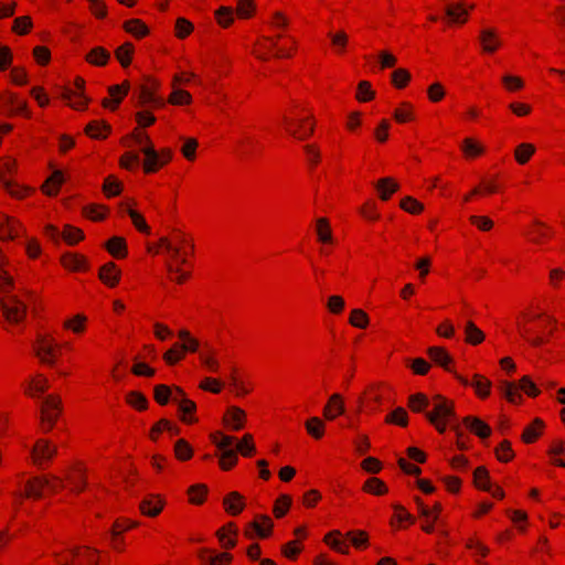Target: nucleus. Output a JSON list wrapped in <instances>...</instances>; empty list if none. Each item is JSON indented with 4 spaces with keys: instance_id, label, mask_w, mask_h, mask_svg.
Masks as SVG:
<instances>
[{
    "instance_id": "obj_17",
    "label": "nucleus",
    "mask_w": 565,
    "mask_h": 565,
    "mask_svg": "<svg viewBox=\"0 0 565 565\" xmlns=\"http://www.w3.org/2000/svg\"><path fill=\"white\" fill-rule=\"evenodd\" d=\"M223 504L225 507V510L232 514L237 515L239 514L244 509V501L243 497L238 492H231L228 493L224 500Z\"/></svg>"
},
{
    "instance_id": "obj_45",
    "label": "nucleus",
    "mask_w": 565,
    "mask_h": 565,
    "mask_svg": "<svg viewBox=\"0 0 565 565\" xmlns=\"http://www.w3.org/2000/svg\"><path fill=\"white\" fill-rule=\"evenodd\" d=\"M174 452L179 460H188L192 457V448L184 439H179L174 445Z\"/></svg>"
},
{
    "instance_id": "obj_3",
    "label": "nucleus",
    "mask_w": 565,
    "mask_h": 565,
    "mask_svg": "<svg viewBox=\"0 0 565 565\" xmlns=\"http://www.w3.org/2000/svg\"><path fill=\"white\" fill-rule=\"evenodd\" d=\"M211 439L213 444L221 450L220 466L223 470L231 469L238 460L236 448H233L235 438L232 436L221 435L218 433L212 434Z\"/></svg>"
},
{
    "instance_id": "obj_62",
    "label": "nucleus",
    "mask_w": 565,
    "mask_h": 565,
    "mask_svg": "<svg viewBox=\"0 0 565 565\" xmlns=\"http://www.w3.org/2000/svg\"><path fill=\"white\" fill-rule=\"evenodd\" d=\"M374 96V92L371 88V84L366 81H362L358 85V94L356 98L361 102H366L372 99Z\"/></svg>"
},
{
    "instance_id": "obj_51",
    "label": "nucleus",
    "mask_w": 565,
    "mask_h": 565,
    "mask_svg": "<svg viewBox=\"0 0 565 565\" xmlns=\"http://www.w3.org/2000/svg\"><path fill=\"white\" fill-rule=\"evenodd\" d=\"M508 515L520 531H525L527 523V514L521 510H509Z\"/></svg>"
},
{
    "instance_id": "obj_47",
    "label": "nucleus",
    "mask_w": 565,
    "mask_h": 565,
    "mask_svg": "<svg viewBox=\"0 0 565 565\" xmlns=\"http://www.w3.org/2000/svg\"><path fill=\"white\" fill-rule=\"evenodd\" d=\"M237 451H239L244 457H250L254 454L255 446L250 434L244 435L242 441L236 445V452Z\"/></svg>"
},
{
    "instance_id": "obj_63",
    "label": "nucleus",
    "mask_w": 565,
    "mask_h": 565,
    "mask_svg": "<svg viewBox=\"0 0 565 565\" xmlns=\"http://www.w3.org/2000/svg\"><path fill=\"white\" fill-rule=\"evenodd\" d=\"M206 487L203 484L192 486L189 490L190 501L194 504H201L206 493Z\"/></svg>"
},
{
    "instance_id": "obj_25",
    "label": "nucleus",
    "mask_w": 565,
    "mask_h": 565,
    "mask_svg": "<svg viewBox=\"0 0 565 565\" xmlns=\"http://www.w3.org/2000/svg\"><path fill=\"white\" fill-rule=\"evenodd\" d=\"M429 358L445 370L450 371L448 364L451 362V356L440 347H431L428 349Z\"/></svg>"
},
{
    "instance_id": "obj_8",
    "label": "nucleus",
    "mask_w": 565,
    "mask_h": 565,
    "mask_svg": "<svg viewBox=\"0 0 565 565\" xmlns=\"http://www.w3.org/2000/svg\"><path fill=\"white\" fill-rule=\"evenodd\" d=\"M0 111L7 115L23 114L25 103L12 94L0 95Z\"/></svg>"
},
{
    "instance_id": "obj_13",
    "label": "nucleus",
    "mask_w": 565,
    "mask_h": 565,
    "mask_svg": "<svg viewBox=\"0 0 565 565\" xmlns=\"http://www.w3.org/2000/svg\"><path fill=\"white\" fill-rule=\"evenodd\" d=\"M40 347L36 350V355L41 359L43 363L49 365L54 364V341L51 339H46L45 337L39 338Z\"/></svg>"
},
{
    "instance_id": "obj_22",
    "label": "nucleus",
    "mask_w": 565,
    "mask_h": 565,
    "mask_svg": "<svg viewBox=\"0 0 565 565\" xmlns=\"http://www.w3.org/2000/svg\"><path fill=\"white\" fill-rule=\"evenodd\" d=\"M46 483H49V480L47 479H43V477H36V478H33V479H30L26 482L24 495L26 498H34V499L41 498L42 497V491L45 488L44 486Z\"/></svg>"
},
{
    "instance_id": "obj_55",
    "label": "nucleus",
    "mask_w": 565,
    "mask_h": 565,
    "mask_svg": "<svg viewBox=\"0 0 565 565\" xmlns=\"http://www.w3.org/2000/svg\"><path fill=\"white\" fill-rule=\"evenodd\" d=\"M291 505V498L287 494H281L275 504L274 513L276 518H281L286 514L289 507Z\"/></svg>"
},
{
    "instance_id": "obj_34",
    "label": "nucleus",
    "mask_w": 565,
    "mask_h": 565,
    "mask_svg": "<svg viewBox=\"0 0 565 565\" xmlns=\"http://www.w3.org/2000/svg\"><path fill=\"white\" fill-rule=\"evenodd\" d=\"M553 234V231L547 225L532 220V239L535 238L539 243H543L548 239Z\"/></svg>"
},
{
    "instance_id": "obj_58",
    "label": "nucleus",
    "mask_w": 565,
    "mask_h": 565,
    "mask_svg": "<svg viewBox=\"0 0 565 565\" xmlns=\"http://www.w3.org/2000/svg\"><path fill=\"white\" fill-rule=\"evenodd\" d=\"M350 323L356 328H365L369 323L366 313L361 309H354L350 317Z\"/></svg>"
},
{
    "instance_id": "obj_16",
    "label": "nucleus",
    "mask_w": 565,
    "mask_h": 565,
    "mask_svg": "<svg viewBox=\"0 0 565 565\" xmlns=\"http://www.w3.org/2000/svg\"><path fill=\"white\" fill-rule=\"evenodd\" d=\"M374 185L383 201H387L399 188L392 178H382Z\"/></svg>"
},
{
    "instance_id": "obj_26",
    "label": "nucleus",
    "mask_w": 565,
    "mask_h": 565,
    "mask_svg": "<svg viewBox=\"0 0 565 565\" xmlns=\"http://www.w3.org/2000/svg\"><path fill=\"white\" fill-rule=\"evenodd\" d=\"M445 13L447 18L452 23H463L466 22V17L468 14V9H466L462 4L457 3L452 6H448L445 8Z\"/></svg>"
},
{
    "instance_id": "obj_54",
    "label": "nucleus",
    "mask_w": 565,
    "mask_h": 565,
    "mask_svg": "<svg viewBox=\"0 0 565 565\" xmlns=\"http://www.w3.org/2000/svg\"><path fill=\"white\" fill-rule=\"evenodd\" d=\"M461 149L462 151L465 152V154L469 156V157H473V156H479L483 152V148L482 146H480L479 143H477L473 139L471 138H466L463 141H462V146H461Z\"/></svg>"
},
{
    "instance_id": "obj_5",
    "label": "nucleus",
    "mask_w": 565,
    "mask_h": 565,
    "mask_svg": "<svg viewBox=\"0 0 565 565\" xmlns=\"http://www.w3.org/2000/svg\"><path fill=\"white\" fill-rule=\"evenodd\" d=\"M500 390L510 403H519L522 399V392L530 395V376L524 375L520 384L502 381L500 383Z\"/></svg>"
},
{
    "instance_id": "obj_28",
    "label": "nucleus",
    "mask_w": 565,
    "mask_h": 565,
    "mask_svg": "<svg viewBox=\"0 0 565 565\" xmlns=\"http://www.w3.org/2000/svg\"><path fill=\"white\" fill-rule=\"evenodd\" d=\"M463 331L466 341L472 345L479 344L484 340L483 332L472 321L466 322Z\"/></svg>"
},
{
    "instance_id": "obj_12",
    "label": "nucleus",
    "mask_w": 565,
    "mask_h": 565,
    "mask_svg": "<svg viewBox=\"0 0 565 565\" xmlns=\"http://www.w3.org/2000/svg\"><path fill=\"white\" fill-rule=\"evenodd\" d=\"M465 426L480 438H487L491 434V428L481 419L467 416L463 418Z\"/></svg>"
},
{
    "instance_id": "obj_23",
    "label": "nucleus",
    "mask_w": 565,
    "mask_h": 565,
    "mask_svg": "<svg viewBox=\"0 0 565 565\" xmlns=\"http://www.w3.org/2000/svg\"><path fill=\"white\" fill-rule=\"evenodd\" d=\"M66 479L74 492H81L86 486L85 470L83 468H74L72 472L67 473Z\"/></svg>"
},
{
    "instance_id": "obj_11",
    "label": "nucleus",
    "mask_w": 565,
    "mask_h": 565,
    "mask_svg": "<svg viewBox=\"0 0 565 565\" xmlns=\"http://www.w3.org/2000/svg\"><path fill=\"white\" fill-rule=\"evenodd\" d=\"M344 403L342 396L338 393L332 394L328 404L323 408V416L328 420H333L337 416L344 413Z\"/></svg>"
},
{
    "instance_id": "obj_50",
    "label": "nucleus",
    "mask_w": 565,
    "mask_h": 565,
    "mask_svg": "<svg viewBox=\"0 0 565 565\" xmlns=\"http://www.w3.org/2000/svg\"><path fill=\"white\" fill-rule=\"evenodd\" d=\"M172 396V388L168 385L159 384L154 386V399L161 404L166 405Z\"/></svg>"
},
{
    "instance_id": "obj_33",
    "label": "nucleus",
    "mask_w": 565,
    "mask_h": 565,
    "mask_svg": "<svg viewBox=\"0 0 565 565\" xmlns=\"http://www.w3.org/2000/svg\"><path fill=\"white\" fill-rule=\"evenodd\" d=\"M140 510L145 515L156 516L161 512L162 503L154 497H149L141 501Z\"/></svg>"
},
{
    "instance_id": "obj_38",
    "label": "nucleus",
    "mask_w": 565,
    "mask_h": 565,
    "mask_svg": "<svg viewBox=\"0 0 565 565\" xmlns=\"http://www.w3.org/2000/svg\"><path fill=\"white\" fill-rule=\"evenodd\" d=\"M306 429L313 438L319 439L324 433V423L319 417H311L306 422Z\"/></svg>"
},
{
    "instance_id": "obj_31",
    "label": "nucleus",
    "mask_w": 565,
    "mask_h": 565,
    "mask_svg": "<svg viewBox=\"0 0 565 565\" xmlns=\"http://www.w3.org/2000/svg\"><path fill=\"white\" fill-rule=\"evenodd\" d=\"M63 182L64 177L62 171L55 170L46 180L45 184L43 185V190L47 195H55Z\"/></svg>"
},
{
    "instance_id": "obj_6",
    "label": "nucleus",
    "mask_w": 565,
    "mask_h": 565,
    "mask_svg": "<svg viewBox=\"0 0 565 565\" xmlns=\"http://www.w3.org/2000/svg\"><path fill=\"white\" fill-rule=\"evenodd\" d=\"M138 145H142V153L146 157L143 168L147 173L154 172L157 170V163L159 162V152L154 150L149 137L145 134H136L134 136Z\"/></svg>"
},
{
    "instance_id": "obj_41",
    "label": "nucleus",
    "mask_w": 565,
    "mask_h": 565,
    "mask_svg": "<svg viewBox=\"0 0 565 565\" xmlns=\"http://www.w3.org/2000/svg\"><path fill=\"white\" fill-rule=\"evenodd\" d=\"M132 53L134 45L127 42L116 50L115 55L120 62L121 66L127 67L130 64Z\"/></svg>"
},
{
    "instance_id": "obj_57",
    "label": "nucleus",
    "mask_w": 565,
    "mask_h": 565,
    "mask_svg": "<svg viewBox=\"0 0 565 565\" xmlns=\"http://www.w3.org/2000/svg\"><path fill=\"white\" fill-rule=\"evenodd\" d=\"M401 207L412 214H417L424 210L423 204L412 196L404 198L401 201Z\"/></svg>"
},
{
    "instance_id": "obj_39",
    "label": "nucleus",
    "mask_w": 565,
    "mask_h": 565,
    "mask_svg": "<svg viewBox=\"0 0 565 565\" xmlns=\"http://www.w3.org/2000/svg\"><path fill=\"white\" fill-rule=\"evenodd\" d=\"M125 30L137 38H142L149 32L147 25L138 19L127 21Z\"/></svg>"
},
{
    "instance_id": "obj_53",
    "label": "nucleus",
    "mask_w": 565,
    "mask_h": 565,
    "mask_svg": "<svg viewBox=\"0 0 565 565\" xmlns=\"http://www.w3.org/2000/svg\"><path fill=\"white\" fill-rule=\"evenodd\" d=\"M139 104L161 105V100L154 95L153 90L150 87L143 85L140 88Z\"/></svg>"
},
{
    "instance_id": "obj_61",
    "label": "nucleus",
    "mask_w": 565,
    "mask_h": 565,
    "mask_svg": "<svg viewBox=\"0 0 565 565\" xmlns=\"http://www.w3.org/2000/svg\"><path fill=\"white\" fill-rule=\"evenodd\" d=\"M193 30V24L184 19V18H179L177 20V23H175V32H177V36L180 38V39H183L185 38L186 35H189Z\"/></svg>"
},
{
    "instance_id": "obj_37",
    "label": "nucleus",
    "mask_w": 565,
    "mask_h": 565,
    "mask_svg": "<svg viewBox=\"0 0 565 565\" xmlns=\"http://www.w3.org/2000/svg\"><path fill=\"white\" fill-rule=\"evenodd\" d=\"M552 22L559 29H565V2H558L548 10Z\"/></svg>"
},
{
    "instance_id": "obj_14",
    "label": "nucleus",
    "mask_w": 565,
    "mask_h": 565,
    "mask_svg": "<svg viewBox=\"0 0 565 565\" xmlns=\"http://www.w3.org/2000/svg\"><path fill=\"white\" fill-rule=\"evenodd\" d=\"M159 246L163 247L164 250L169 253L172 258L179 260L180 264H185V257L193 250L189 247L182 252L180 246H175L167 237H161L159 239Z\"/></svg>"
},
{
    "instance_id": "obj_44",
    "label": "nucleus",
    "mask_w": 565,
    "mask_h": 565,
    "mask_svg": "<svg viewBox=\"0 0 565 565\" xmlns=\"http://www.w3.org/2000/svg\"><path fill=\"white\" fill-rule=\"evenodd\" d=\"M129 87H130L129 83L124 82L122 85H113L108 88L109 95L115 98V100H114L115 105H114L113 109H115L121 102L122 97L125 95H127Z\"/></svg>"
},
{
    "instance_id": "obj_32",
    "label": "nucleus",
    "mask_w": 565,
    "mask_h": 565,
    "mask_svg": "<svg viewBox=\"0 0 565 565\" xmlns=\"http://www.w3.org/2000/svg\"><path fill=\"white\" fill-rule=\"evenodd\" d=\"M14 168V163L10 160L0 162V181L3 183L7 191L13 195L18 196V192L12 189V182L7 179V174L12 173Z\"/></svg>"
},
{
    "instance_id": "obj_21",
    "label": "nucleus",
    "mask_w": 565,
    "mask_h": 565,
    "mask_svg": "<svg viewBox=\"0 0 565 565\" xmlns=\"http://www.w3.org/2000/svg\"><path fill=\"white\" fill-rule=\"evenodd\" d=\"M106 249L116 258H122L126 256L127 246L126 241L122 237L114 236L109 238L105 244Z\"/></svg>"
},
{
    "instance_id": "obj_15",
    "label": "nucleus",
    "mask_w": 565,
    "mask_h": 565,
    "mask_svg": "<svg viewBox=\"0 0 565 565\" xmlns=\"http://www.w3.org/2000/svg\"><path fill=\"white\" fill-rule=\"evenodd\" d=\"M459 381L463 384V385H471L475 387L477 394L480 396V397H486L489 395V392H490V387H491V382L478 374H476L473 376V382H469L467 379L465 377H461L459 375H456Z\"/></svg>"
},
{
    "instance_id": "obj_2",
    "label": "nucleus",
    "mask_w": 565,
    "mask_h": 565,
    "mask_svg": "<svg viewBox=\"0 0 565 565\" xmlns=\"http://www.w3.org/2000/svg\"><path fill=\"white\" fill-rule=\"evenodd\" d=\"M433 411L427 412L426 418L435 425L439 433H445L446 422H450L452 430L457 436V445L460 449H466V445L461 441L462 431L457 423L454 405L444 397L436 395L431 402Z\"/></svg>"
},
{
    "instance_id": "obj_20",
    "label": "nucleus",
    "mask_w": 565,
    "mask_h": 565,
    "mask_svg": "<svg viewBox=\"0 0 565 565\" xmlns=\"http://www.w3.org/2000/svg\"><path fill=\"white\" fill-rule=\"evenodd\" d=\"M84 85H85V82L82 79V78H76L75 81V86H76V90H73V89H65L62 97L65 99V100H71L74 96H78L81 97L83 100L79 102V103H70V105L75 108V109H79L82 106H84L86 103H87V99L84 97L83 95V89H84Z\"/></svg>"
},
{
    "instance_id": "obj_48",
    "label": "nucleus",
    "mask_w": 565,
    "mask_h": 565,
    "mask_svg": "<svg viewBox=\"0 0 565 565\" xmlns=\"http://www.w3.org/2000/svg\"><path fill=\"white\" fill-rule=\"evenodd\" d=\"M407 418L408 416L406 411L402 407H398L386 416L385 422L404 427L407 425Z\"/></svg>"
},
{
    "instance_id": "obj_64",
    "label": "nucleus",
    "mask_w": 565,
    "mask_h": 565,
    "mask_svg": "<svg viewBox=\"0 0 565 565\" xmlns=\"http://www.w3.org/2000/svg\"><path fill=\"white\" fill-rule=\"evenodd\" d=\"M217 21L223 26H228L233 22V9L228 7H221L216 11Z\"/></svg>"
},
{
    "instance_id": "obj_30",
    "label": "nucleus",
    "mask_w": 565,
    "mask_h": 565,
    "mask_svg": "<svg viewBox=\"0 0 565 565\" xmlns=\"http://www.w3.org/2000/svg\"><path fill=\"white\" fill-rule=\"evenodd\" d=\"M109 58V52L102 46L94 47L86 56V60L96 66L106 65Z\"/></svg>"
},
{
    "instance_id": "obj_46",
    "label": "nucleus",
    "mask_w": 565,
    "mask_h": 565,
    "mask_svg": "<svg viewBox=\"0 0 565 565\" xmlns=\"http://www.w3.org/2000/svg\"><path fill=\"white\" fill-rule=\"evenodd\" d=\"M363 489L376 495L383 494L387 491L385 483L377 478L367 479Z\"/></svg>"
},
{
    "instance_id": "obj_10",
    "label": "nucleus",
    "mask_w": 565,
    "mask_h": 565,
    "mask_svg": "<svg viewBox=\"0 0 565 565\" xmlns=\"http://www.w3.org/2000/svg\"><path fill=\"white\" fill-rule=\"evenodd\" d=\"M475 483L478 488L491 492V494L494 498L501 499L503 498L504 493L499 488H492L490 481H489V475L484 467H478L473 472Z\"/></svg>"
},
{
    "instance_id": "obj_1",
    "label": "nucleus",
    "mask_w": 565,
    "mask_h": 565,
    "mask_svg": "<svg viewBox=\"0 0 565 565\" xmlns=\"http://www.w3.org/2000/svg\"><path fill=\"white\" fill-rule=\"evenodd\" d=\"M22 297L34 298L28 290L17 291L14 285H0V307L8 322L19 323L24 319L26 305Z\"/></svg>"
},
{
    "instance_id": "obj_9",
    "label": "nucleus",
    "mask_w": 565,
    "mask_h": 565,
    "mask_svg": "<svg viewBox=\"0 0 565 565\" xmlns=\"http://www.w3.org/2000/svg\"><path fill=\"white\" fill-rule=\"evenodd\" d=\"M56 454V447L51 446L49 440L39 439L32 448V456L38 465H42L43 461L51 460Z\"/></svg>"
},
{
    "instance_id": "obj_18",
    "label": "nucleus",
    "mask_w": 565,
    "mask_h": 565,
    "mask_svg": "<svg viewBox=\"0 0 565 565\" xmlns=\"http://www.w3.org/2000/svg\"><path fill=\"white\" fill-rule=\"evenodd\" d=\"M480 42L487 53H493L500 45V41L492 29H484L480 32Z\"/></svg>"
},
{
    "instance_id": "obj_49",
    "label": "nucleus",
    "mask_w": 565,
    "mask_h": 565,
    "mask_svg": "<svg viewBox=\"0 0 565 565\" xmlns=\"http://www.w3.org/2000/svg\"><path fill=\"white\" fill-rule=\"evenodd\" d=\"M298 128L299 129H292V128H288V132L294 136L295 138L297 139H306L307 137H309L310 135L313 134V124H311L310 126L306 127L305 126V119H300L298 121Z\"/></svg>"
},
{
    "instance_id": "obj_27",
    "label": "nucleus",
    "mask_w": 565,
    "mask_h": 565,
    "mask_svg": "<svg viewBox=\"0 0 565 565\" xmlns=\"http://www.w3.org/2000/svg\"><path fill=\"white\" fill-rule=\"evenodd\" d=\"M245 418V413L243 409L232 406L228 408L225 420L228 425L232 426L233 430H239L243 428V422Z\"/></svg>"
},
{
    "instance_id": "obj_59",
    "label": "nucleus",
    "mask_w": 565,
    "mask_h": 565,
    "mask_svg": "<svg viewBox=\"0 0 565 565\" xmlns=\"http://www.w3.org/2000/svg\"><path fill=\"white\" fill-rule=\"evenodd\" d=\"M200 360L202 364L211 372H217L220 364L218 361L214 358L213 352H201Z\"/></svg>"
},
{
    "instance_id": "obj_56",
    "label": "nucleus",
    "mask_w": 565,
    "mask_h": 565,
    "mask_svg": "<svg viewBox=\"0 0 565 565\" xmlns=\"http://www.w3.org/2000/svg\"><path fill=\"white\" fill-rule=\"evenodd\" d=\"M329 38L331 40V43L332 45L338 50V51H343L348 44V41H349V38L347 35V33L342 30L335 32V33H332V32H329Z\"/></svg>"
},
{
    "instance_id": "obj_40",
    "label": "nucleus",
    "mask_w": 565,
    "mask_h": 565,
    "mask_svg": "<svg viewBox=\"0 0 565 565\" xmlns=\"http://www.w3.org/2000/svg\"><path fill=\"white\" fill-rule=\"evenodd\" d=\"M433 401H429L426 395L417 393L409 396V407L413 412H423L426 407L431 405Z\"/></svg>"
},
{
    "instance_id": "obj_42",
    "label": "nucleus",
    "mask_w": 565,
    "mask_h": 565,
    "mask_svg": "<svg viewBox=\"0 0 565 565\" xmlns=\"http://www.w3.org/2000/svg\"><path fill=\"white\" fill-rule=\"evenodd\" d=\"M87 318L84 315H76L72 319H67L64 321L63 327L65 329H70L75 333H81L85 329V322Z\"/></svg>"
},
{
    "instance_id": "obj_7",
    "label": "nucleus",
    "mask_w": 565,
    "mask_h": 565,
    "mask_svg": "<svg viewBox=\"0 0 565 565\" xmlns=\"http://www.w3.org/2000/svg\"><path fill=\"white\" fill-rule=\"evenodd\" d=\"M44 231L45 235L51 239L56 241L62 237L67 244L71 245L78 243L84 237L83 232L72 225H65L62 233L54 225H46Z\"/></svg>"
},
{
    "instance_id": "obj_43",
    "label": "nucleus",
    "mask_w": 565,
    "mask_h": 565,
    "mask_svg": "<svg viewBox=\"0 0 565 565\" xmlns=\"http://www.w3.org/2000/svg\"><path fill=\"white\" fill-rule=\"evenodd\" d=\"M109 126L105 122L92 121L86 127V134L93 138H105Z\"/></svg>"
},
{
    "instance_id": "obj_52",
    "label": "nucleus",
    "mask_w": 565,
    "mask_h": 565,
    "mask_svg": "<svg viewBox=\"0 0 565 565\" xmlns=\"http://www.w3.org/2000/svg\"><path fill=\"white\" fill-rule=\"evenodd\" d=\"M411 79V74L405 68H397L392 73V83L397 88H403Z\"/></svg>"
},
{
    "instance_id": "obj_24",
    "label": "nucleus",
    "mask_w": 565,
    "mask_h": 565,
    "mask_svg": "<svg viewBox=\"0 0 565 565\" xmlns=\"http://www.w3.org/2000/svg\"><path fill=\"white\" fill-rule=\"evenodd\" d=\"M18 235V223L7 215H0V237L12 239Z\"/></svg>"
},
{
    "instance_id": "obj_4",
    "label": "nucleus",
    "mask_w": 565,
    "mask_h": 565,
    "mask_svg": "<svg viewBox=\"0 0 565 565\" xmlns=\"http://www.w3.org/2000/svg\"><path fill=\"white\" fill-rule=\"evenodd\" d=\"M61 411V399L57 396L49 395L44 398L41 408V423L44 431L53 428Z\"/></svg>"
},
{
    "instance_id": "obj_29",
    "label": "nucleus",
    "mask_w": 565,
    "mask_h": 565,
    "mask_svg": "<svg viewBox=\"0 0 565 565\" xmlns=\"http://www.w3.org/2000/svg\"><path fill=\"white\" fill-rule=\"evenodd\" d=\"M99 278L103 282H118L121 278V271L114 263H108L99 269Z\"/></svg>"
},
{
    "instance_id": "obj_36",
    "label": "nucleus",
    "mask_w": 565,
    "mask_h": 565,
    "mask_svg": "<svg viewBox=\"0 0 565 565\" xmlns=\"http://www.w3.org/2000/svg\"><path fill=\"white\" fill-rule=\"evenodd\" d=\"M316 231L318 235V239L321 243H331L332 242V233L329 221L324 217H320L316 223Z\"/></svg>"
},
{
    "instance_id": "obj_35",
    "label": "nucleus",
    "mask_w": 565,
    "mask_h": 565,
    "mask_svg": "<svg viewBox=\"0 0 565 565\" xmlns=\"http://www.w3.org/2000/svg\"><path fill=\"white\" fill-rule=\"evenodd\" d=\"M121 209L122 212L127 213L130 216L134 225L138 231L145 234H150V227L147 225L145 218L137 211L124 204L121 205Z\"/></svg>"
},
{
    "instance_id": "obj_19",
    "label": "nucleus",
    "mask_w": 565,
    "mask_h": 565,
    "mask_svg": "<svg viewBox=\"0 0 565 565\" xmlns=\"http://www.w3.org/2000/svg\"><path fill=\"white\" fill-rule=\"evenodd\" d=\"M64 268L70 271H83L86 269V260L77 254H65L61 259Z\"/></svg>"
},
{
    "instance_id": "obj_60",
    "label": "nucleus",
    "mask_w": 565,
    "mask_h": 565,
    "mask_svg": "<svg viewBox=\"0 0 565 565\" xmlns=\"http://www.w3.org/2000/svg\"><path fill=\"white\" fill-rule=\"evenodd\" d=\"M127 403H129L131 406L136 407L137 409H145L147 407L148 401L145 397V395H142L139 392L134 391L127 395Z\"/></svg>"
}]
</instances>
